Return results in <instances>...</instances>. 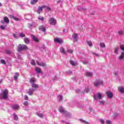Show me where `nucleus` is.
<instances>
[{
    "label": "nucleus",
    "instance_id": "f8f14e48",
    "mask_svg": "<svg viewBox=\"0 0 124 124\" xmlns=\"http://www.w3.org/2000/svg\"><path fill=\"white\" fill-rule=\"evenodd\" d=\"M39 30H40V31H43L44 32H45V31H46V28L44 26H40L39 28Z\"/></svg>",
    "mask_w": 124,
    "mask_h": 124
},
{
    "label": "nucleus",
    "instance_id": "052dcab7",
    "mask_svg": "<svg viewBox=\"0 0 124 124\" xmlns=\"http://www.w3.org/2000/svg\"><path fill=\"white\" fill-rule=\"evenodd\" d=\"M62 31L63 32H67V31H66L65 29H63Z\"/></svg>",
    "mask_w": 124,
    "mask_h": 124
},
{
    "label": "nucleus",
    "instance_id": "9b49d317",
    "mask_svg": "<svg viewBox=\"0 0 124 124\" xmlns=\"http://www.w3.org/2000/svg\"><path fill=\"white\" fill-rule=\"evenodd\" d=\"M12 108L13 109H14L15 110H19V105L17 104H15L12 106Z\"/></svg>",
    "mask_w": 124,
    "mask_h": 124
},
{
    "label": "nucleus",
    "instance_id": "b1692460",
    "mask_svg": "<svg viewBox=\"0 0 124 124\" xmlns=\"http://www.w3.org/2000/svg\"><path fill=\"white\" fill-rule=\"evenodd\" d=\"M38 2V0H31V3L32 5L35 4V3H36V2Z\"/></svg>",
    "mask_w": 124,
    "mask_h": 124
},
{
    "label": "nucleus",
    "instance_id": "13d9d810",
    "mask_svg": "<svg viewBox=\"0 0 124 124\" xmlns=\"http://www.w3.org/2000/svg\"><path fill=\"white\" fill-rule=\"evenodd\" d=\"M13 36L15 37V38L17 39V36L16 35V34H13Z\"/></svg>",
    "mask_w": 124,
    "mask_h": 124
},
{
    "label": "nucleus",
    "instance_id": "c85d7f7f",
    "mask_svg": "<svg viewBox=\"0 0 124 124\" xmlns=\"http://www.w3.org/2000/svg\"><path fill=\"white\" fill-rule=\"evenodd\" d=\"M87 44H88V46H90V47H92L93 46V42H92V41H87Z\"/></svg>",
    "mask_w": 124,
    "mask_h": 124
},
{
    "label": "nucleus",
    "instance_id": "cd10ccee",
    "mask_svg": "<svg viewBox=\"0 0 124 124\" xmlns=\"http://www.w3.org/2000/svg\"><path fill=\"white\" fill-rule=\"evenodd\" d=\"M32 88H34V89H38V88H39L38 85H37L36 84H33L32 85Z\"/></svg>",
    "mask_w": 124,
    "mask_h": 124
},
{
    "label": "nucleus",
    "instance_id": "680f3d73",
    "mask_svg": "<svg viewBox=\"0 0 124 124\" xmlns=\"http://www.w3.org/2000/svg\"><path fill=\"white\" fill-rule=\"evenodd\" d=\"M115 75H116V76L118 75V72H115Z\"/></svg>",
    "mask_w": 124,
    "mask_h": 124
},
{
    "label": "nucleus",
    "instance_id": "4be33fe9",
    "mask_svg": "<svg viewBox=\"0 0 124 124\" xmlns=\"http://www.w3.org/2000/svg\"><path fill=\"white\" fill-rule=\"evenodd\" d=\"M24 40L26 44H30V39H29V38L25 37L24 38Z\"/></svg>",
    "mask_w": 124,
    "mask_h": 124
},
{
    "label": "nucleus",
    "instance_id": "0eeeda50",
    "mask_svg": "<svg viewBox=\"0 0 124 124\" xmlns=\"http://www.w3.org/2000/svg\"><path fill=\"white\" fill-rule=\"evenodd\" d=\"M96 96H94V99H96L97 100V97L99 99H101L102 98V94L101 93H97Z\"/></svg>",
    "mask_w": 124,
    "mask_h": 124
},
{
    "label": "nucleus",
    "instance_id": "2eb2a0df",
    "mask_svg": "<svg viewBox=\"0 0 124 124\" xmlns=\"http://www.w3.org/2000/svg\"><path fill=\"white\" fill-rule=\"evenodd\" d=\"M60 51L62 54H64V55H66V51H65L64 48H63V47H61L60 48Z\"/></svg>",
    "mask_w": 124,
    "mask_h": 124
},
{
    "label": "nucleus",
    "instance_id": "f704fd0d",
    "mask_svg": "<svg viewBox=\"0 0 124 124\" xmlns=\"http://www.w3.org/2000/svg\"><path fill=\"white\" fill-rule=\"evenodd\" d=\"M69 62L71 63V64H72V65H76V63H75V62H74L73 61L71 60L69 61Z\"/></svg>",
    "mask_w": 124,
    "mask_h": 124
},
{
    "label": "nucleus",
    "instance_id": "a211bd4d",
    "mask_svg": "<svg viewBox=\"0 0 124 124\" xmlns=\"http://www.w3.org/2000/svg\"><path fill=\"white\" fill-rule=\"evenodd\" d=\"M4 22L5 23H6L7 24H9V19H8V17L7 16H4L3 17Z\"/></svg>",
    "mask_w": 124,
    "mask_h": 124
},
{
    "label": "nucleus",
    "instance_id": "bf43d9fd",
    "mask_svg": "<svg viewBox=\"0 0 124 124\" xmlns=\"http://www.w3.org/2000/svg\"><path fill=\"white\" fill-rule=\"evenodd\" d=\"M89 92H90V89H89V88H88L86 90V93H89Z\"/></svg>",
    "mask_w": 124,
    "mask_h": 124
},
{
    "label": "nucleus",
    "instance_id": "a878e982",
    "mask_svg": "<svg viewBox=\"0 0 124 124\" xmlns=\"http://www.w3.org/2000/svg\"><path fill=\"white\" fill-rule=\"evenodd\" d=\"M14 120H15V121H18V120L19 119L18 116L16 115V113H14Z\"/></svg>",
    "mask_w": 124,
    "mask_h": 124
},
{
    "label": "nucleus",
    "instance_id": "20e7f679",
    "mask_svg": "<svg viewBox=\"0 0 124 124\" xmlns=\"http://www.w3.org/2000/svg\"><path fill=\"white\" fill-rule=\"evenodd\" d=\"M99 85H103V81L101 79H96L94 82V87H96V88L98 87Z\"/></svg>",
    "mask_w": 124,
    "mask_h": 124
},
{
    "label": "nucleus",
    "instance_id": "2f4dec72",
    "mask_svg": "<svg viewBox=\"0 0 124 124\" xmlns=\"http://www.w3.org/2000/svg\"><path fill=\"white\" fill-rule=\"evenodd\" d=\"M100 46L101 47V48H105V44H104V43H100Z\"/></svg>",
    "mask_w": 124,
    "mask_h": 124
},
{
    "label": "nucleus",
    "instance_id": "412c9836",
    "mask_svg": "<svg viewBox=\"0 0 124 124\" xmlns=\"http://www.w3.org/2000/svg\"><path fill=\"white\" fill-rule=\"evenodd\" d=\"M34 91V90L33 89H30L28 91V93L29 94V95H32V94H33V92Z\"/></svg>",
    "mask_w": 124,
    "mask_h": 124
},
{
    "label": "nucleus",
    "instance_id": "4d7b16f0",
    "mask_svg": "<svg viewBox=\"0 0 124 124\" xmlns=\"http://www.w3.org/2000/svg\"><path fill=\"white\" fill-rule=\"evenodd\" d=\"M47 11H51V9L50 8V7H47Z\"/></svg>",
    "mask_w": 124,
    "mask_h": 124
},
{
    "label": "nucleus",
    "instance_id": "72a5a7b5",
    "mask_svg": "<svg viewBox=\"0 0 124 124\" xmlns=\"http://www.w3.org/2000/svg\"><path fill=\"white\" fill-rule=\"evenodd\" d=\"M19 36L20 37H26V34L23 33V32L19 33Z\"/></svg>",
    "mask_w": 124,
    "mask_h": 124
},
{
    "label": "nucleus",
    "instance_id": "e433bc0d",
    "mask_svg": "<svg viewBox=\"0 0 124 124\" xmlns=\"http://www.w3.org/2000/svg\"><path fill=\"white\" fill-rule=\"evenodd\" d=\"M31 63L32 65L35 66V62L34 61V60H32L31 62Z\"/></svg>",
    "mask_w": 124,
    "mask_h": 124
},
{
    "label": "nucleus",
    "instance_id": "ddd939ff",
    "mask_svg": "<svg viewBox=\"0 0 124 124\" xmlns=\"http://www.w3.org/2000/svg\"><path fill=\"white\" fill-rule=\"evenodd\" d=\"M35 70L36 71L37 73H42V71L41 69L38 67H35Z\"/></svg>",
    "mask_w": 124,
    "mask_h": 124
},
{
    "label": "nucleus",
    "instance_id": "f03ea898",
    "mask_svg": "<svg viewBox=\"0 0 124 124\" xmlns=\"http://www.w3.org/2000/svg\"><path fill=\"white\" fill-rule=\"evenodd\" d=\"M29 47L24 44H19L17 46V52H22V51H28Z\"/></svg>",
    "mask_w": 124,
    "mask_h": 124
},
{
    "label": "nucleus",
    "instance_id": "de8ad7c7",
    "mask_svg": "<svg viewBox=\"0 0 124 124\" xmlns=\"http://www.w3.org/2000/svg\"><path fill=\"white\" fill-rule=\"evenodd\" d=\"M114 118H118L119 117V114L115 113L113 114Z\"/></svg>",
    "mask_w": 124,
    "mask_h": 124
},
{
    "label": "nucleus",
    "instance_id": "5701e85b",
    "mask_svg": "<svg viewBox=\"0 0 124 124\" xmlns=\"http://www.w3.org/2000/svg\"><path fill=\"white\" fill-rule=\"evenodd\" d=\"M15 76H14V79L15 80H16L18 79V78L19 77V73H16Z\"/></svg>",
    "mask_w": 124,
    "mask_h": 124
},
{
    "label": "nucleus",
    "instance_id": "6e6552de",
    "mask_svg": "<svg viewBox=\"0 0 124 124\" xmlns=\"http://www.w3.org/2000/svg\"><path fill=\"white\" fill-rule=\"evenodd\" d=\"M43 8H44V6H43L42 7L41 6H39L38 7V10L37 11V13L38 14H40L42 11H43Z\"/></svg>",
    "mask_w": 124,
    "mask_h": 124
},
{
    "label": "nucleus",
    "instance_id": "69168bd1",
    "mask_svg": "<svg viewBox=\"0 0 124 124\" xmlns=\"http://www.w3.org/2000/svg\"><path fill=\"white\" fill-rule=\"evenodd\" d=\"M61 123H64V121L62 120V121H61Z\"/></svg>",
    "mask_w": 124,
    "mask_h": 124
},
{
    "label": "nucleus",
    "instance_id": "338daca9",
    "mask_svg": "<svg viewBox=\"0 0 124 124\" xmlns=\"http://www.w3.org/2000/svg\"><path fill=\"white\" fill-rule=\"evenodd\" d=\"M53 81H56V78H53Z\"/></svg>",
    "mask_w": 124,
    "mask_h": 124
},
{
    "label": "nucleus",
    "instance_id": "c756f323",
    "mask_svg": "<svg viewBox=\"0 0 124 124\" xmlns=\"http://www.w3.org/2000/svg\"><path fill=\"white\" fill-rule=\"evenodd\" d=\"M5 53L8 55H10V54H11V51L8 49H6L5 50Z\"/></svg>",
    "mask_w": 124,
    "mask_h": 124
},
{
    "label": "nucleus",
    "instance_id": "5fc2aeb1",
    "mask_svg": "<svg viewBox=\"0 0 124 124\" xmlns=\"http://www.w3.org/2000/svg\"><path fill=\"white\" fill-rule=\"evenodd\" d=\"M67 73H68V74H71V73H72V72L69 70L68 72H67Z\"/></svg>",
    "mask_w": 124,
    "mask_h": 124
},
{
    "label": "nucleus",
    "instance_id": "6e6d98bb",
    "mask_svg": "<svg viewBox=\"0 0 124 124\" xmlns=\"http://www.w3.org/2000/svg\"><path fill=\"white\" fill-rule=\"evenodd\" d=\"M76 92L78 93H80V90L77 89V90H76Z\"/></svg>",
    "mask_w": 124,
    "mask_h": 124
},
{
    "label": "nucleus",
    "instance_id": "49530a36",
    "mask_svg": "<svg viewBox=\"0 0 124 124\" xmlns=\"http://www.w3.org/2000/svg\"><path fill=\"white\" fill-rule=\"evenodd\" d=\"M118 33H119L120 35H122V34L124 33V31H118Z\"/></svg>",
    "mask_w": 124,
    "mask_h": 124
},
{
    "label": "nucleus",
    "instance_id": "c9c22d12",
    "mask_svg": "<svg viewBox=\"0 0 124 124\" xmlns=\"http://www.w3.org/2000/svg\"><path fill=\"white\" fill-rule=\"evenodd\" d=\"M114 53L115 54H118L119 53V47L115 48L114 50Z\"/></svg>",
    "mask_w": 124,
    "mask_h": 124
},
{
    "label": "nucleus",
    "instance_id": "e2e57ef3",
    "mask_svg": "<svg viewBox=\"0 0 124 124\" xmlns=\"http://www.w3.org/2000/svg\"><path fill=\"white\" fill-rule=\"evenodd\" d=\"M89 110H90V111H92V110H93V108H89Z\"/></svg>",
    "mask_w": 124,
    "mask_h": 124
},
{
    "label": "nucleus",
    "instance_id": "4c0bfd02",
    "mask_svg": "<svg viewBox=\"0 0 124 124\" xmlns=\"http://www.w3.org/2000/svg\"><path fill=\"white\" fill-rule=\"evenodd\" d=\"M83 64H88L89 63V60H86L83 62Z\"/></svg>",
    "mask_w": 124,
    "mask_h": 124
},
{
    "label": "nucleus",
    "instance_id": "aec40b11",
    "mask_svg": "<svg viewBox=\"0 0 124 124\" xmlns=\"http://www.w3.org/2000/svg\"><path fill=\"white\" fill-rule=\"evenodd\" d=\"M86 75L88 77H93V73L90 72H86Z\"/></svg>",
    "mask_w": 124,
    "mask_h": 124
},
{
    "label": "nucleus",
    "instance_id": "7ed1b4c3",
    "mask_svg": "<svg viewBox=\"0 0 124 124\" xmlns=\"http://www.w3.org/2000/svg\"><path fill=\"white\" fill-rule=\"evenodd\" d=\"M0 98L7 99L8 98V90L5 89L1 94H0Z\"/></svg>",
    "mask_w": 124,
    "mask_h": 124
},
{
    "label": "nucleus",
    "instance_id": "603ef678",
    "mask_svg": "<svg viewBox=\"0 0 124 124\" xmlns=\"http://www.w3.org/2000/svg\"><path fill=\"white\" fill-rule=\"evenodd\" d=\"M93 55H94L95 56H96V57H99V54L95 53L94 52H93Z\"/></svg>",
    "mask_w": 124,
    "mask_h": 124
},
{
    "label": "nucleus",
    "instance_id": "79ce46f5",
    "mask_svg": "<svg viewBox=\"0 0 124 124\" xmlns=\"http://www.w3.org/2000/svg\"><path fill=\"white\" fill-rule=\"evenodd\" d=\"M99 103L100 105H103L105 103V102L104 101H100Z\"/></svg>",
    "mask_w": 124,
    "mask_h": 124
},
{
    "label": "nucleus",
    "instance_id": "864d4df0",
    "mask_svg": "<svg viewBox=\"0 0 124 124\" xmlns=\"http://www.w3.org/2000/svg\"><path fill=\"white\" fill-rule=\"evenodd\" d=\"M0 29H1V30H5V27H4V26H0Z\"/></svg>",
    "mask_w": 124,
    "mask_h": 124
},
{
    "label": "nucleus",
    "instance_id": "473e14b6",
    "mask_svg": "<svg viewBox=\"0 0 124 124\" xmlns=\"http://www.w3.org/2000/svg\"><path fill=\"white\" fill-rule=\"evenodd\" d=\"M58 100H59V101H62V96L60 95H58Z\"/></svg>",
    "mask_w": 124,
    "mask_h": 124
},
{
    "label": "nucleus",
    "instance_id": "774afa93",
    "mask_svg": "<svg viewBox=\"0 0 124 124\" xmlns=\"http://www.w3.org/2000/svg\"><path fill=\"white\" fill-rule=\"evenodd\" d=\"M65 124H70L67 123H66V122H65Z\"/></svg>",
    "mask_w": 124,
    "mask_h": 124
},
{
    "label": "nucleus",
    "instance_id": "dca6fc26",
    "mask_svg": "<svg viewBox=\"0 0 124 124\" xmlns=\"http://www.w3.org/2000/svg\"><path fill=\"white\" fill-rule=\"evenodd\" d=\"M31 37L33 39V40H34V41H35V42H38L39 40L38 38H37L36 37H35V36H34V35H31Z\"/></svg>",
    "mask_w": 124,
    "mask_h": 124
},
{
    "label": "nucleus",
    "instance_id": "f257e3e1",
    "mask_svg": "<svg viewBox=\"0 0 124 124\" xmlns=\"http://www.w3.org/2000/svg\"><path fill=\"white\" fill-rule=\"evenodd\" d=\"M59 111L61 113H62V116H64V117H67V118H71V113L65 110L63 107H61L59 108Z\"/></svg>",
    "mask_w": 124,
    "mask_h": 124
},
{
    "label": "nucleus",
    "instance_id": "8fccbe9b",
    "mask_svg": "<svg viewBox=\"0 0 124 124\" xmlns=\"http://www.w3.org/2000/svg\"><path fill=\"white\" fill-rule=\"evenodd\" d=\"M120 48H121V50H122L123 51H124V46L121 45V46H120Z\"/></svg>",
    "mask_w": 124,
    "mask_h": 124
},
{
    "label": "nucleus",
    "instance_id": "6ab92c4d",
    "mask_svg": "<svg viewBox=\"0 0 124 124\" xmlns=\"http://www.w3.org/2000/svg\"><path fill=\"white\" fill-rule=\"evenodd\" d=\"M10 18H11V19H13L14 20H15V21H19V19L15 17L14 16H12V15H10L9 16Z\"/></svg>",
    "mask_w": 124,
    "mask_h": 124
},
{
    "label": "nucleus",
    "instance_id": "4468645a",
    "mask_svg": "<svg viewBox=\"0 0 124 124\" xmlns=\"http://www.w3.org/2000/svg\"><path fill=\"white\" fill-rule=\"evenodd\" d=\"M54 41L55 42H57V43H62V39L58 38H55Z\"/></svg>",
    "mask_w": 124,
    "mask_h": 124
},
{
    "label": "nucleus",
    "instance_id": "c03bdc74",
    "mask_svg": "<svg viewBox=\"0 0 124 124\" xmlns=\"http://www.w3.org/2000/svg\"><path fill=\"white\" fill-rule=\"evenodd\" d=\"M23 104L25 106H28V105H29V102H28V101H25L24 103Z\"/></svg>",
    "mask_w": 124,
    "mask_h": 124
},
{
    "label": "nucleus",
    "instance_id": "a18cd8bd",
    "mask_svg": "<svg viewBox=\"0 0 124 124\" xmlns=\"http://www.w3.org/2000/svg\"><path fill=\"white\" fill-rule=\"evenodd\" d=\"M67 52V53H70V54H72V53H73V51L71 49H68Z\"/></svg>",
    "mask_w": 124,
    "mask_h": 124
},
{
    "label": "nucleus",
    "instance_id": "3c124183",
    "mask_svg": "<svg viewBox=\"0 0 124 124\" xmlns=\"http://www.w3.org/2000/svg\"><path fill=\"white\" fill-rule=\"evenodd\" d=\"M106 123L107 124H111V121L110 120H107L106 121Z\"/></svg>",
    "mask_w": 124,
    "mask_h": 124
},
{
    "label": "nucleus",
    "instance_id": "1a4fd4ad",
    "mask_svg": "<svg viewBox=\"0 0 124 124\" xmlns=\"http://www.w3.org/2000/svg\"><path fill=\"white\" fill-rule=\"evenodd\" d=\"M106 93L108 97H109V98H112L113 97V93H112L110 91H107Z\"/></svg>",
    "mask_w": 124,
    "mask_h": 124
},
{
    "label": "nucleus",
    "instance_id": "423d86ee",
    "mask_svg": "<svg viewBox=\"0 0 124 124\" xmlns=\"http://www.w3.org/2000/svg\"><path fill=\"white\" fill-rule=\"evenodd\" d=\"M73 39H74V42H78V34L76 33H74L72 35Z\"/></svg>",
    "mask_w": 124,
    "mask_h": 124
},
{
    "label": "nucleus",
    "instance_id": "58836bf2",
    "mask_svg": "<svg viewBox=\"0 0 124 124\" xmlns=\"http://www.w3.org/2000/svg\"><path fill=\"white\" fill-rule=\"evenodd\" d=\"M0 62L2 63V64H6V62H5V61L4 60H1Z\"/></svg>",
    "mask_w": 124,
    "mask_h": 124
},
{
    "label": "nucleus",
    "instance_id": "0e129e2a",
    "mask_svg": "<svg viewBox=\"0 0 124 124\" xmlns=\"http://www.w3.org/2000/svg\"><path fill=\"white\" fill-rule=\"evenodd\" d=\"M86 93V90H84V91L83 92H82V93Z\"/></svg>",
    "mask_w": 124,
    "mask_h": 124
},
{
    "label": "nucleus",
    "instance_id": "ea45409f",
    "mask_svg": "<svg viewBox=\"0 0 124 124\" xmlns=\"http://www.w3.org/2000/svg\"><path fill=\"white\" fill-rule=\"evenodd\" d=\"M99 121L100 122H101V124H104V123H105V122H104V120L102 119H99Z\"/></svg>",
    "mask_w": 124,
    "mask_h": 124
},
{
    "label": "nucleus",
    "instance_id": "37998d69",
    "mask_svg": "<svg viewBox=\"0 0 124 124\" xmlns=\"http://www.w3.org/2000/svg\"><path fill=\"white\" fill-rule=\"evenodd\" d=\"M37 115L38 116L40 117V118H41L42 119L43 118L44 116H43V114H41V113H40V114H38L37 113Z\"/></svg>",
    "mask_w": 124,
    "mask_h": 124
},
{
    "label": "nucleus",
    "instance_id": "9d476101",
    "mask_svg": "<svg viewBox=\"0 0 124 124\" xmlns=\"http://www.w3.org/2000/svg\"><path fill=\"white\" fill-rule=\"evenodd\" d=\"M36 63L39 66H46V63L43 62H39L38 61H36Z\"/></svg>",
    "mask_w": 124,
    "mask_h": 124
},
{
    "label": "nucleus",
    "instance_id": "a19ab883",
    "mask_svg": "<svg viewBox=\"0 0 124 124\" xmlns=\"http://www.w3.org/2000/svg\"><path fill=\"white\" fill-rule=\"evenodd\" d=\"M38 19L40 20V21H44V18L42 16H39L38 17Z\"/></svg>",
    "mask_w": 124,
    "mask_h": 124
},
{
    "label": "nucleus",
    "instance_id": "09e8293b",
    "mask_svg": "<svg viewBox=\"0 0 124 124\" xmlns=\"http://www.w3.org/2000/svg\"><path fill=\"white\" fill-rule=\"evenodd\" d=\"M24 97H25V100H29V97H28V95H25Z\"/></svg>",
    "mask_w": 124,
    "mask_h": 124
},
{
    "label": "nucleus",
    "instance_id": "7c9ffc66",
    "mask_svg": "<svg viewBox=\"0 0 124 124\" xmlns=\"http://www.w3.org/2000/svg\"><path fill=\"white\" fill-rule=\"evenodd\" d=\"M124 58V53H122L119 57V60H123Z\"/></svg>",
    "mask_w": 124,
    "mask_h": 124
},
{
    "label": "nucleus",
    "instance_id": "f3484780",
    "mask_svg": "<svg viewBox=\"0 0 124 124\" xmlns=\"http://www.w3.org/2000/svg\"><path fill=\"white\" fill-rule=\"evenodd\" d=\"M118 91L121 93H124V88L123 87H118Z\"/></svg>",
    "mask_w": 124,
    "mask_h": 124
},
{
    "label": "nucleus",
    "instance_id": "39448f33",
    "mask_svg": "<svg viewBox=\"0 0 124 124\" xmlns=\"http://www.w3.org/2000/svg\"><path fill=\"white\" fill-rule=\"evenodd\" d=\"M49 23L52 26H56L57 24V20L54 18H50L49 20Z\"/></svg>",
    "mask_w": 124,
    "mask_h": 124
},
{
    "label": "nucleus",
    "instance_id": "bb28decb",
    "mask_svg": "<svg viewBox=\"0 0 124 124\" xmlns=\"http://www.w3.org/2000/svg\"><path fill=\"white\" fill-rule=\"evenodd\" d=\"M30 82L31 84H32V83H35V78H32L30 79Z\"/></svg>",
    "mask_w": 124,
    "mask_h": 124
},
{
    "label": "nucleus",
    "instance_id": "393cba45",
    "mask_svg": "<svg viewBox=\"0 0 124 124\" xmlns=\"http://www.w3.org/2000/svg\"><path fill=\"white\" fill-rule=\"evenodd\" d=\"M79 121L81 122V123H83V124H90V123L83 120V119H80Z\"/></svg>",
    "mask_w": 124,
    "mask_h": 124
}]
</instances>
